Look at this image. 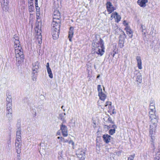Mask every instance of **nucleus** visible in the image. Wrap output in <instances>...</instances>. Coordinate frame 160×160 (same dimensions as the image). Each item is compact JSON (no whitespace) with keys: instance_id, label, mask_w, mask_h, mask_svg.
<instances>
[{"instance_id":"1","label":"nucleus","mask_w":160,"mask_h":160,"mask_svg":"<svg viewBox=\"0 0 160 160\" xmlns=\"http://www.w3.org/2000/svg\"><path fill=\"white\" fill-rule=\"evenodd\" d=\"M155 112H153L149 111V117L151 118V122L152 124L150 125V134L151 135V138L153 139L152 135L153 134V132L154 131L157 127V123L158 118L154 114Z\"/></svg>"},{"instance_id":"2","label":"nucleus","mask_w":160,"mask_h":160,"mask_svg":"<svg viewBox=\"0 0 160 160\" xmlns=\"http://www.w3.org/2000/svg\"><path fill=\"white\" fill-rule=\"evenodd\" d=\"M104 42L101 38H100L99 41L96 43L95 47V53H96L100 56H102L104 52V49L105 48L104 45Z\"/></svg>"},{"instance_id":"3","label":"nucleus","mask_w":160,"mask_h":160,"mask_svg":"<svg viewBox=\"0 0 160 160\" xmlns=\"http://www.w3.org/2000/svg\"><path fill=\"white\" fill-rule=\"evenodd\" d=\"M15 52L16 55V60L19 64L24 59L23 52L21 51V47L20 46H15Z\"/></svg>"},{"instance_id":"4","label":"nucleus","mask_w":160,"mask_h":160,"mask_svg":"<svg viewBox=\"0 0 160 160\" xmlns=\"http://www.w3.org/2000/svg\"><path fill=\"white\" fill-rule=\"evenodd\" d=\"M64 123H62L60 125V130H61L62 135L64 137L68 136V128L67 127L63 124Z\"/></svg>"},{"instance_id":"5","label":"nucleus","mask_w":160,"mask_h":160,"mask_svg":"<svg viewBox=\"0 0 160 160\" xmlns=\"http://www.w3.org/2000/svg\"><path fill=\"white\" fill-rule=\"evenodd\" d=\"M85 151L84 150L82 149H79L76 152L77 157L80 159L83 158V159L85 158Z\"/></svg>"},{"instance_id":"6","label":"nucleus","mask_w":160,"mask_h":160,"mask_svg":"<svg viewBox=\"0 0 160 160\" xmlns=\"http://www.w3.org/2000/svg\"><path fill=\"white\" fill-rule=\"evenodd\" d=\"M12 96L11 95L8 94L7 96V98H6V108H12Z\"/></svg>"},{"instance_id":"7","label":"nucleus","mask_w":160,"mask_h":160,"mask_svg":"<svg viewBox=\"0 0 160 160\" xmlns=\"http://www.w3.org/2000/svg\"><path fill=\"white\" fill-rule=\"evenodd\" d=\"M9 0H2V7L3 10L7 11L8 9Z\"/></svg>"},{"instance_id":"8","label":"nucleus","mask_w":160,"mask_h":160,"mask_svg":"<svg viewBox=\"0 0 160 160\" xmlns=\"http://www.w3.org/2000/svg\"><path fill=\"white\" fill-rule=\"evenodd\" d=\"M12 40L14 43V47L20 46L19 41V38L18 35L16 34L14 35L12 38Z\"/></svg>"},{"instance_id":"9","label":"nucleus","mask_w":160,"mask_h":160,"mask_svg":"<svg viewBox=\"0 0 160 160\" xmlns=\"http://www.w3.org/2000/svg\"><path fill=\"white\" fill-rule=\"evenodd\" d=\"M106 7L107 11L111 13L115 10V8L113 7L112 3L110 2H107L106 3Z\"/></svg>"},{"instance_id":"10","label":"nucleus","mask_w":160,"mask_h":160,"mask_svg":"<svg viewBox=\"0 0 160 160\" xmlns=\"http://www.w3.org/2000/svg\"><path fill=\"white\" fill-rule=\"evenodd\" d=\"M6 117L10 121L12 120V108H6Z\"/></svg>"},{"instance_id":"11","label":"nucleus","mask_w":160,"mask_h":160,"mask_svg":"<svg viewBox=\"0 0 160 160\" xmlns=\"http://www.w3.org/2000/svg\"><path fill=\"white\" fill-rule=\"evenodd\" d=\"M59 30L52 29V36L54 39H56L59 37Z\"/></svg>"},{"instance_id":"12","label":"nucleus","mask_w":160,"mask_h":160,"mask_svg":"<svg viewBox=\"0 0 160 160\" xmlns=\"http://www.w3.org/2000/svg\"><path fill=\"white\" fill-rule=\"evenodd\" d=\"M32 70L33 72V73L37 72L39 68L38 63V62H35L32 63Z\"/></svg>"},{"instance_id":"13","label":"nucleus","mask_w":160,"mask_h":160,"mask_svg":"<svg viewBox=\"0 0 160 160\" xmlns=\"http://www.w3.org/2000/svg\"><path fill=\"white\" fill-rule=\"evenodd\" d=\"M60 22H52V29L60 30Z\"/></svg>"},{"instance_id":"14","label":"nucleus","mask_w":160,"mask_h":160,"mask_svg":"<svg viewBox=\"0 0 160 160\" xmlns=\"http://www.w3.org/2000/svg\"><path fill=\"white\" fill-rule=\"evenodd\" d=\"M148 2V0H138L137 3L140 7L144 8L146 7V3Z\"/></svg>"},{"instance_id":"15","label":"nucleus","mask_w":160,"mask_h":160,"mask_svg":"<svg viewBox=\"0 0 160 160\" xmlns=\"http://www.w3.org/2000/svg\"><path fill=\"white\" fill-rule=\"evenodd\" d=\"M103 140L106 143H108L111 140V136L107 134H104L102 136Z\"/></svg>"},{"instance_id":"16","label":"nucleus","mask_w":160,"mask_h":160,"mask_svg":"<svg viewBox=\"0 0 160 160\" xmlns=\"http://www.w3.org/2000/svg\"><path fill=\"white\" fill-rule=\"evenodd\" d=\"M126 31V32L128 35L129 37L131 38L132 37V31L129 27L127 26L125 28Z\"/></svg>"},{"instance_id":"17","label":"nucleus","mask_w":160,"mask_h":160,"mask_svg":"<svg viewBox=\"0 0 160 160\" xmlns=\"http://www.w3.org/2000/svg\"><path fill=\"white\" fill-rule=\"evenodd\" d=\"M136 59L137 62V65L138 68L141 69L142 68V61L141 57L140 56H137L136 57Z\"/></svg>"},{"instance_id":"18","label":"nucleus","mask_w":160,"mask_h":160,"mask_svg":"<svg viewBox=\"0 0 160 160\" xmlns=\"http://www.w3.org/2000/svg\"><path fill=\"white\" fill-rule=\"evenodd\" d=\"M65 113H60L59 114L58 118L62 120V123H65L66 122V120L65 118Z\"/></svg>"},{"instance_id":"19","label":"nucleus","mask_w":160,"mask_h":160,"mask_svg":"<svg viewBox=\"0 0 160 160\" xmlns=\"http://www.w3.org/2000/svg\"><path fill=\"white\" fill-rule=\"evenodd\" d=\"M15 145L17 152L19 154L21 152L22 143H15Z\"/></svg>"},{"instance_id":"20","label":"nucleus","mask_w":160,"mask_h":160,"mask_svg":"<svg viewBox=\"0 0 160 160\" xmlns=\"http://www.w3.org/2000/svg\"><path fill=\"white\" fill-rule=\"evenodd\" d=\"M73 29L74 28L72 27H70V28L69 31V32L68 38L70 41H72V38L73 34Z\"/></svg>"},{"instance_id":"21","label":"nucleus","mask_w":160,"mask_h":160,"mask_svg":"<svg viewBox=\"0 0 160 160\" xmlns=\"http://www.w3.org/2000/svg\"><path fill=\"white\" fill-rule=\"evenodd\" d=\"M111 17H113L114 18H116L117 19L118 22V21H120L121 19L120 16L118 15V13L116 12L112 13L111 15Z\"/></svg>"},{"instance_id":"22","label":"nucleus","mask_w":160,"mask_h":160,"mask_svg":"<svg viewBox=\"0 0 160 160\" xmlns=\"http://www.w3.org/2000/svg\"><path fill=\"white\" fill-rule=\"evenodd\" d=\"M136 81L141 83L142 81V76L141 74L139 72H138L136 74Z\"/></svg>"},{"instance_id":"23","label":"nucleus","mask_w":160,"mask_h":160,"mask_svg":"<svg viewBox=\"0 0 160 160\" xmlns=\"http://www.w3.org/2000/svg\"><path fill=\"white\" fill-rule=\"evenodd\" d=\"M53 15V19L52 22H60V19L61 18L60 15L58 16Z\"/></svg>"},{"instance_id":"24","label":"nucleus","mask_w":160,"mask_h":160,"mask_svg":"<svg viewBox=\"0 0 160 160\" xmlns=\"http://www.w3.org/2000/svg\"><path fill=\"white\" fill-rule=\"evenodd\" d=\"M98 96L99 97L100 99L102 101H104L106 98V95L103 92L99 94Z\"/></svg>"},{"instance_id":"25","label":"nucleus","mask_w":160,"mask_h":160,"mask_svg":"<svg viewBox=\"0 0 160 160\" xmlns=\"http://www.w3.org/2000/svg\"><path fill=\"white\" fill-rule=\"evenodd\" d=\"M21 128L19 127L17 129L16 138H21Z\"/></svg>"},{"instance_id":"26","label":"nucleus","mask_w":160,"mask_h":160,"mask_svg":"<svg viewBox=\"0 0 160 160\" xmlns=\"http://www.w3.org/2000/svg\"><path fill=\"white\" fill-rule=\"evenodd\" d=\"M47 70L49 77L50 78H53V75L51 68H48L47 69Z\"/></svg>"},{"instance_id":"27","label":"nucleus","mask_w":160,"mask_h":160,"mask_svg":"<svg viewBox=\"0 0 160 160\" xmlns=\"http://www.w3.org/2000/svg\"><path fill=\"white\" fill-rule=\"evenodd\" d=\"M124 42L123 40H120L119 41V45L120 48H122L124 46Z\"/></svg>"},{"instance_id":"28","label":"nucleus","mask_w":160,"mask_h":160,"mask_svg":"<svg viewBox=\"0 0 160 160\" xmlns=\"http://www.w3.org/2000/svg\"><path fill=\"white\" fill-rule=\"evenodd\" d=\"M141 28L142 29V31L144 35L145 34V32L144 31L146 29V27L141 24Z\"/></svg>"},{"instance_id":"29","label":"nucleus","mask_w":160,"mask_h":160,"mask_svg":"<svg viewBox=\"0 0 160 160\" xmlns=\"http://www.w3.org/2000/svg\"><path fill=\"white\" fill-rule=\"evenodd\" d=\"M98 94L100 93H102V88H101L100 85H98Z\"/></svg>"},{"instance_id":"30","label":"nucleus","mask_w":160,"mask_h":160,"mask_svg":"<svg viewBox=\"0 0 160 160\" xmlns=\"http://www.w3.org/2000/svg\"><path fill=\"white\" fill-rule=\"evenodd\" d=\"M21 138H16L15 143H21Z\"/></svg>"},{"instance_id":"31","label":"nucleus","mask_w":160,"mask_h":160,"mask_svg":"<svg viewBox=\"0 0 160 160\" xmlns=\"http://www.w3.org/2000/svg\"><path fill=\"white\" fill-rule=\"evenodd\" d=\"M53 15L57 16L58 15V16L59 15H60V14L58 10H56L54 11Z\"/></svg>"},{"instance_id":"32","label":"nucleus","mask_w":160,"mask_h":160,"mask_svg":"<svg viewBox=\"0 0 160 160\" xmlns=\"http://www.w3.org/2000/svg\"><path fill=\"white\" fill-rule=\"evenodd\" d=\"M115 131L114 129H110L109 131V133L111 135H113L115 133Z\"/></svg>"},{"instance_id":"33","label":"nucleus","mask_w":160,"mask_h":160,"mask_svg":"<svg viewBox=\"0 0 160 160\" xmlns=\"http://www.w3.org/2000/svg\"><path fill=\"white\" fill-rule=\"evenodd\" d=\"M29 11L30 12H32L33 11L34 7L33 6H29Z\"/></svg>"},{"instance_id":"34","label":"nucleus","mask_w":160,"mask_h":160,"mask_svg":"<svg viewBox=\"0 0 160 160\" xmlns=\"http://www.w3.org/2000/svg\"><path fill=\"white\" fill-rule=\"evenodd\" d=\"M134 157V155H131L128 158V160H133Z\"/></svg>"},{"instance_id":"35","label":"nucleus","mask_w":160,"mask_h":160,"mask_svg":"<svg viewBox=\"0 0 160 160\" xmlns=\"http://www.w3.org/2000/svg\"><path fill=\"white\" fill-rule=\"evenodd\" d=\"M28 3L29 4V6H33V0H29Z\"/></svg>"},{"instance_id":"36","label":"nucleus","mask_w":160,"mask_h":160,"mask_svg":"<svg viewBox=\"0 0 160 160\" xmlns=\"http://www.w3.org/2000/svg\"><path fill=\"white\" fill-rule=\"evenodd\" d=\"M111 104H112V103L111 102L107 101L106 102L105 106L107 107L108 105H109L111 106Z\"/></svg>"},{"instance_id":"37","label":"nucleus","mask_w":160,"mask_h":160,"mask_svg":"<svg viewBox=\"0 0 160 160\" xmlns=\"http://www.w3.org/2000/svg\"><path fill=\"white\" fill-rule=\"evenodd\" d=\"M42 35H41V33H40L39 35H38L37 37H36V38H37V39H39L42 38Z\"/></svg>"},{"instance_id":"38","label":"nucleus","mask_w":160,"mask_h":160,"mask_svg":"<svg viewBox=\"0 0 160 160\" xmlns=\"http://www.w3.org/2000/svg\"><path fill=\"white\" fill-rule=\"evenodd\" d=\"M36 77L34 75H33L32 77V79L33 82H35L36 80Z\"/></svg>"},{"instance_id":"39","label":"nucleus","mask_w":160,"mask_h":160,"mask_svg":"<svg viewBox=\"0 0 160 160\" xmlns=\"http://www.w3.org/2000/svg\"><path fill=\"white\" fill-rule=\"evenodd\" d=\"M37 16H39L40 15V9L36 10Z\"/></svg>"},{"instance_id":"40","label":"nucleus","mask_w":160,"mask_h":160,"mask_svg":"<svg viewBox=\"0 0 160 160\" xmlns=\"http://www.w3.org/2000/svg\"><path fill=\"white\" fill-rule=\"evenodd\" d=\"M37 42L38 43L41 44L42 43V39H37Z\"/></svg>"},{"instance_id":"41","label":"nucleus","mask_w":160,"mask_h":160,"mask_svg":"<svg viewBox=\"0 0 160 160\" xmlns=\"http://www.w3.org/2000/svg\"><path fill=\"white\" fill-rule=\"evenodd\" d=\"M154 106V103L153 101H152L151 102H150V107L151 106Z\"/></svg>"},{"instance_id":"42","label":"nucleus","mask_w":160,"mask_h":160,"mask_svg":"<svg viewBox=\"0 0 160 160\" xmlns=\"http://www.w3.org/2000/svg\"><path fill=\"white\" fill-rule=\"evenodd\" d=\"M108 121L111 123H113V122L112 120V118L110 117H109L108 119Z\"/></svg>"},{"instance_id":"43","label":"nucleus","mask_w":160,"mask_h":160,"mask_svg":"<svg viewBox=\"0 0 160 160\" xmlns=\"http://www.w3.org/2000/svg\"><path fill=\"white\" fill-rule=\"evenodd\" d=\"M123 24L125 26H127L128 25V23L127 22V21H124L123 22Z\"/></svg>"},{"instance_id":"44","label":"nucleus","mask_w":160,"mask_h":160,"mask_svg":"<svg viewBox=\"0 0 160 160\" xmlns=\"http://www.w3.org/2000/svg\"><path fill=\"white\" fill-rule=\"evenodd\" d=\"M17 158L16 159H15L14 160H20L21 158L19 155H18L17 156Z\"/></svg>"},{"instance_id":"45","label":"nucleus","mask_w":160,"mask_h":160,"mask_svg":"<svg viewBox=\"0 0 160 160\" xmlns=\"http://www.w3.org/2000/svg\"><path fill=\"white\" fill-rule=\"evenodd\" d=\"M112 128H113L112 129L115 130V129L117 128V126L115 125H114L112 126Z\"/></svg>"},{"instance_id":"46","label":"nucleus","mask_w":160,"mask_h":160,"mask_svg":"<svg viewBox=\"0 0 160 160\" xmlns=\"http://www.w3.org/2000/svg\"><path fill=\"white\" fill-rule=\"evenodd\" d=\"M158 155H160V150H159V152H158L157 154V155H156L157 156H158ZM159 158H160V157H158V158H157V159H158V160H159Z\"/></svg>"},{"instance_id":"47","label":"nucleus","mask_w":160,"mask_h":160,"mask_svg":"<svg viewBox=\"0 0 160 160\" xmlns=\"http://www.w3.org/2000/svg\"><path fill=\"white\" fill-rule=\"evenodd\" d=\"M104 128H107V129H108L110 128V127L107 125H105L104 127Z\"/></svg>"},{"instance_id":"48","label":"nucleus","mask_w":160,"mask_h":160,"mask_svg":"<svg viewBox=\"0 0 160 160\" xmlns=\"http://www.w3.org/2000/svg\"><path fill=\"white\" fill-rule=\"evenodd\" d=\"M46 67H47V68H50V67H49V63L48 62L47 63V65H46Z\"/></svg>"},{"instance_id":"49","label":"nucleus","mask_w":160,"mask_h":160,"mask_svg":"<svg viewBox=\"0 0 160 160\" xmlns=\"http://www.w3.org/2000/svg\"><path fill=\"white\" fill-rule=\"evenodd\" d=\"M155 109H150V111L153 112H155Z\"/></svg>"},{"instance_id":"50","label":"nucleus","mask_w":160,"mask_h":160,"mask_svg":"<svg viewBox=\"0 0 160 160\" xmlns=\"http://www.w3.org/2000/svg\"><path fill=\"white\" fill-rule=\"evenodd\" d=\"M35 7H37V6H38V1H35Z\"/></svg>"},{"instance_id":"51","label":"nucleus","mask_w":160,"mask_h":160,"mask_svg":"<svg viewBox=\"0 0 160 160\" xmlns=\"http://www.w3.org/2000/svg\"><path fill=\"white\" fill-rule=\"evenodd\" d=\"M150 109H155V106L150 107Z\"/></svg>"},{"instance_id":"52","label":"nucleus","mask_w":160,"mask_h":160,"mask_svg":"<svg viewBox=\"0 0 160 160\" xmlns=\"http://www.w3.org/2000/svg\"><path fill=\"white\" fill-rule=\"evenodd\" d=\"M61 140L62 141L64 142V138L62 137H61Z\"/></svg>"},{"instance_id":"53","label":"nucleus","mask_w":160,"mask_h":160,"mask_svg":"<svg viewBox=\"0 0 160 160\" xmlns=\"http://www.w3.org/2000/svg\"><path fill=\"white\" fill-rule=\"evenodd\" d=\"M36 10L40 9V8L38 7V6H37V7H36Z\"/></svg>"},{"instance_id":"54","label":"nucleus","mask_w":160,"mask_h":160,"mask_svg":"<svg viewBox=\"0 0 160 160\" xmlns=\"http://www.w3.org/2000/svg\"><path fill=\"white\" fill-rule=\"evenodd\" d=\"M71 142L72 143V145L73 146L74 145V142L72 141H70V142Z\"/></svg>"},{"instance_id":"55","label":"nucleus","mask_w":160,"mask_h":160,"mask_svg":"<svg viewBox=\"0 0 160 160\" xmlns=\"http://www.w3.org/2000/svg\"><path fill=\"white\" fill-rule=\"evenodd\" d=\"M100 75H98L97 76V78H98L100 77Z\"/></svg>"},{"instance_id":"56","label":"nucleus","mask_w":160,"mask_h":160,"mask_svg":"<svg viewBox=\"0 0 160 160\" xmlns=\"http://www.w3.org/2000/svg\"><path fill=\"white\" fill-rule=\"evenodd\" d=\"M58 139H61V137H58Z\"/></svg>"},{"instance_id":"57","label":"nucleus","mask_w":160,"mask_h":160,"mask_svg":"<svg viewBox=\"0 0 160 160\" xmlns=\"http://www.w3.org/2000/svg\"><path fill=\"white\" fill-rule=\"evenodd\" d=\"M63 107H64V106H62V107H61V108H62H62H63Z\"/></svg>"},{"instance_id":"58","label":"nucleus","mask_w":160,"mask_h":160,"mask_svg":"<svg viewBox=\"0 0 160 160\" xmlns=\"http://www.w3.org/2000/svg\"><path fill=\"white\" fill-rule=\"evenodd\" d=\"M57 134L59 135L60 134V132H59V133L58 132Z\"/></svg>"},{"instance_id":"59","label":"nucleus","mask_w":160,"mask_h":160,"mask_svg":"<svg viewBox=\"0 0 160 160\" xmlns=\"http://www.w3.org/2000/svg\"><path fill=\"white\" fill-rule=\"evenodd\" d=\"M63 111H65V109H63Z\"/></svg>"},{"instance_id":"60","label":"nucleus","mask_w":160,"mask_h":160,"mask_svg":"<svg viewBox=\"0 0 160 160\" xmlns=\"http://www.w3.org/2000/svg\"><path fill=\"white\" fill-rule=\"evenodd\" d=\"M38 1V0H35V1Z\"/></svg>"}]
</instances>
